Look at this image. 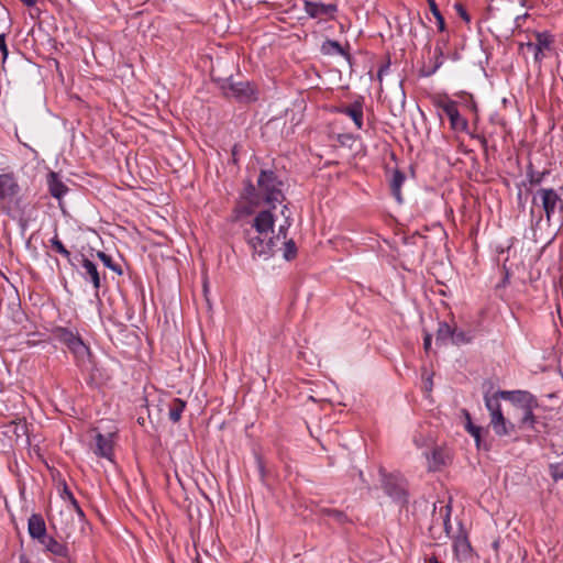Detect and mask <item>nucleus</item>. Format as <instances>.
Masks as SVG:
<instances>
[{"mask_svg": "<svg viewBox=\"0 0 563 563\" xmlns=\"http://www.w3.org/2000/svg\"><path fill=\"white\" fill-rule=\"evenodd\" d=\"M203 290L207 291V284L203 285Z\"/></svg>", "mask_w": 563, "mask_h": 563, "instance_id": "obj_50", "label": "nucleus"}, {"mask_svg": "<svg viewBox=\"0 0 563 563\" xmlns=\"http://www.w3.org/2000/svg\"><path fill=\"white\" fill-rule=\"evenodd\" d=\"M0 52L2 54L3 62L8 58L9 51L5 43V34H0Z\"/></svg>", "mask_w": 563, "mask_h": 563, "instance_id": "obj_37", "label": "nucleus"}, {"mask_svg": "<svg viewBox=\"0 0 563 563\" xmlns=\"http://www.w3.org/2000/svg\"><path fill=\"white\" fill-rule=\"evenodd\" d=\"M291 225L290 216H285L277 234H274L275 216L271 209L261 210L252 220L251 229L244 231V239L252 251L253 258L268 260L275 253L280 239L286 240Z\"/></svg>", "mask_w": 563, "mask_h": 563, "instance_id": "obj_2", "label": "nucleus"}, {"mask_svg": "<svg viewBox=\"0 0 563 563\" xmlns=\"http://www.w3.org/2000/svg\"><path fill=\"white\" fill-rule=\"evenodd\" d=\"M23 4H25L26 7H33L37 0H20Z\"/></svg>", "mask_w": 563, "mask_h": 563, "instance_id": "obj_45", "label": "nucleus"}, {"mask_svg": "<svg viewBox=\"0 0 563 563\" xmlns=\"http://www.w3.org/2000/svg\"><path fill=\"white\" fill-rule=\"evenodd\" d=\"M320 511L323 516L331 517L339 523H345L349 521L347 516L342 510L332 509V508H322Z\"/></svg>", "mask_w": 563, "mask_h": 563, "instance_id": "obj_29", "label": "nucleus"}, {"mask_svg": "<svg viewBox=\"0 0 563 563\" xmlns=\"http://www.w3.org/2000/svg\"><path fill=\"white\" fill-rule=\"evenodd\" d=\"M534 37V42L520 44V47L526 46L529 51L533 53L534 62L541 63L544 57L543 52L551 49V46L554 42V37L549 32H536Z\"/></svg>", "mask_w": 563, "mask_h": 563, "instance_id": "obj_10", "label": "nucleus"}, {"mask_svg": "<svg viewBox=\"0 0 563 563\" xmlns=\"http://www.w3.org/2000/svg\"><path fill=\"white\" fill-rule=\"evenodd\" d=\"M45 184L49 195L57 200L58 206L64 210V197L69 192V188L64 181V177L54 170H49L45 177Z\"/></svg>", "mask_w": 563, "mask_h": 563, "instance_id": "obj_9", "label": "nucleus"}, {"mask_svg": "<svg viewBox=\"0 0 563 563\" xmlns=\"http://www.w3.org/2000/svg\"><path fill=\"white\" fill-rule=\"evenodd\" d=\"M498 395L520 409L538 407L537 398L527 390H498Z\"/></svg>", "mask_w": 563, "mask_h": 563, "instance_id": "obj_11", "label": "nucleus"}, {"mask_svg": "<svg viewBox=\"0 0 563 563\" xmlns=\"http://www.w3.org/2000/svg\"><path fill=\"white\" fill-rule=\"evenodd\" d=\"M282 216L285 218V216H290V212H289V208L287 205H284L283 206V209H282Z\"/></svg>", "mask_w": 563, "mask_h": 563, "instance_id": "obj_47", "label": "nucleus"}, {"mask_svg": "<svg viewBox=\"0 0 563 563\" xmlns=\"http://www.w3.org/2000/svg\"><path fill=\"white\" fill-rule=\"evenodd\" d=\"M258 464H260L261 473L263 474V473H264V470H263V465H262L261 461H258Z\"/></svg>", "mask_w": 563, "mask_h": 563, "instance_id": "obj_49", "label": "nucleus"}, {"mask_svg": "<svg viewBox=\"0 0 563 563\" xmlns=\"http://www.w3.org/2000/svg\"><path fill=\"white\" fill-rule=\"evenodd\" d=\"M467 432L475 439L477 446H479L482 429L477 426H471Z\"/></svg>", "mask_w": 563, "mask_h": 563, "instance_id": "obj_36", "label": "nucleus"}, {"mask_svg": "<svg viewBox=\"0 0 563 563\" xmlns=\"http://www.w3.org/2000/svg\"><path fill=\"white\" fill-rule=\"evenodd\" d=\"M70 505L73 506L74 510L77 512V515L79 517H84L85 516V514H84V511H82L81 507L79 506V504H78L76 498L70 501Z\"/></svg>", "mask_w": 563, "mask_h": 563, "instance_id": "obj_42", "label": "nucleus"}, {"mask_svg": "<svg viewBox=\"0 0 563 563\" xmlns=\"http://www.w3.org/2000/svg\"><path fill=\"white\" fill-rule=\"evenodd\" d=\"M465 416H466V426H465V428H466V430L468 431V428H470L471 426H474V424L472 423V420H471V416H470V413H468V412H465Z\"/></svg>", "mask_w": 563, "mask_h": 563, "instance_id": "obj_46", "label": "nucleus"}, {"mask_svg": "<svg viewBox=\"0 0 563 563\" xmlns=\"http://www.w3.org/2000/svg\"><path fill=\"white\" fill-rule=\"evenodd\" d=\"M296 255H297V246H296L295 241L292 239L285 241L283 257L286 261H291L296 257Z\"/></svg>", "mask_w": 563, "mask_h": 563, "instance_id": "obj_30", "label": "nucleus"}, {"mask_svg": "<svg viewBox=\"0 0 563 563\" xmlns=\"http://www.w3.org/2000/svg\"><path fill=\"white\" fill-rule=\"evenodd\" d=\"M257 186L247 181L241 198L245 201L234 208V218L240 220L255 212L257 208L265 205L272 211L277 203H282L286 197L284 194V181L273 170L262 169L257 177Z\"/></svg>", "mask_w": 563, "mask_h": 563, "instance_id": "obj_1", "label": "nucleus"}, {"mask_svg": "<svg viewBox=\"0 0 563 563\" xmlns=\"http://www.w3.org/2000/svg\"><path fill=\"white\" fill-rule=\"evenodd\" d=\"M383 488L385 493L400 506L408 503L407 483L401 476L383 474Z\"/></svg>", "mask_w": 563, "mask_h": 563, "instance_id": "obj_6", "label": "nucleus"}, {"mask_svg": "<svg viewBox=\"0 0 563 563\" xmlns=\"http://www.w3.org/2000/svg\"><path fill=\"white\" fill-rule=\"evenodd\" d=\"M82 268L85 269V273L82 274V276L86 279L89 278L93 285V288L98 291V289L101 286V280H100V275H99L96 264L93 262H91L90 260L82 257Z\"/></svg>", "mask_w": 563, "mask_h": 563, "instance_id": "obj_21", "label": "nucleus"}, {"mask_svg": "<svg viewBox=\"0 0 563 563\" xmlns=\"http://www.w3.org/2000/svg\"><path fill=\"white\" fill-rule=\"evenodd\" d=\"M38 543L44 548L45 551L52 553L55 556L66 559L69 555V551L66 544L58 542L54 537L46 534Z\"/></svg>", "mask_w": 563, "mask_h": 563, "instance_id": "obj_19", "label": "nucleus"}, {"mask_svg": "<svg viewBox=\"0 0 563 563\" xmlns=\"http://www.w3.org/2000/svg\"><path fill=\"white\" fill-rule=\"evenodd\" d=\"M303 10L311 19H323L333 18L334 13L338 11V7L333 3L325 4L322 2L303 0Z\"/></svg>", "mask_w": 563, "mask_h": 563, "instance_id": "obj_12", "label": "nucleus"}, {"mask_svg": "<svg viewBox=\"0 0 563 563\" xmlns=\"http://www.w3.org/2000/svg\"><path fill=\"white\" fill-rule=\"evenodd\" d=\"M321 53L324 55H342L349 57L342 45L334 40H325L321 45Z\"/></svg>", "mask_w": 563, "mask_h": 563, "instance_id": "obj_22", "label": "nucleus"}, {"mask_svg": "<svg viewBox=\"0 0 563 563\" xmlns=\"http://www.w3.org/2000/svg\"><path fill=\"white\" fill-rule=\"evenodd\" d=\"M537 196L541 200L547 220L550 221L556 211H563V198L554 188H539Z\"/></svg>", "mask_w": 563, "mask_h": 563, "instance_id": "obj_8", "label": "nucleus"}, {"mask_svg": "<svg viewBox=\"0 0 563 563\" xmlns=\"http://www.w3.org/2000/svg\"><path fill=\"white\" fill-rule=\"evenodd\" d=\"M470 136H471L472 139H474V140H477V141L481 143V145H482L483 150H484L485 152H487V150H488V141H487V139H486V136H485V135H482V134H475V133H470Z\"/></svg>", "mask_w": 563, "mask_h": 563, "instance_id": "obj_38", "label": "nucleus"}, {"mask_svg": "<svg viewBox=\"0 0 563 563\" xmlns=\"http://www.w3.org/2000/svg\"><path fill=\"white\" fill-rule=\"evenodd\" d=\"M53 336L69 349L77 366L82 369L89 368V365L92 364V353L78 333L64 327H57L53 330Z\"/></svg>", "mask_w": 563, "mask_h": 563, "instance_id": "obj_4", "label": "nucleus"}, {"mask_svg": "<svg viewBox=\"0 0 563 563\" xmlns=\"http://www.w3.org/2000/svg\"><path fill=\"white\" fill-rule=\"evenodd\" d=\"M27 531L32 539L40 541L47 534L46 523L40 514H32L27 520Z\"/></svg>", "mask_w": 563, "mask_h": 563, "instance_id": "obj_18", "label": "nucleus"}, {"mask_svg": "<svg viewBox=\"0 0 563 563\" xmlns=\"http://www.w3.org/2000/svg\"><path fill=\"white\" fill-rule=\"evenodd\" d=\"M168 417L173 422H178L186 408V402L180 398H174L168 406Z\"/></svg>", "mask_w": 563, "mask_h": 563, "instance_id": "obj_23", "label": "nucleus"}, {"mask_svg": "<svg viewBox=\"0 0 563 563\" xmlns=\"http://www.w3.org/2000/svg\"><path fill=\"white\" fill-rule=\"evenodd\" d=\"M434 103L448 115L452 130L460 132L468 131V121L461 115L456 101L448 98H439Z\"/></svg>", "mask_w": 563, "mask_h": 563, "instance_id": "obj_7", "label": "nucleus"}, {"mask_svg": "<svg viewBox=\"0 0 563 563\" xmlns=\"http://www.w3.org/2000/svg\"><path fill=\"white\" fill-rule=\"evenodd\" d=\"M489 424L498 437H510L516 433V426L506 419L503 412L492 416Z\"/></svg>", "mask_w": 563, "mask_h": 563, "instance_id": "obj_14", "label": "nucleus"}, {"mask_svg": "<svg viewBox=\"0 0 563 563\" xmlns=\"http://www.w3.org/2000/svg\"><path fill=\"white\" fill-rule=\"evenodd\" d=\"M454 556L457 561H468L473 556V549L467 539V536L463 532L460 533L453 541Z\"/></svg>", "mask_w": 563, "mask_h": 563, "instance_id": "obj_15", "label": "nucleus"}, {"mask_svg": "<svg viewBox=\"0 0 563 563\" xmlns=\"http://www.w3.org/2000/svg\"><path fill=\"white\" fill-rule=\"evenodd\" d=\"M550 474L555 482H558L559 479H562L563 478V465L560 463L551 464L550 465Z\"/></svg>", "mask_w": 563, "mask_h": 563, "instance_id": "obj_34", "label": "nucleus"}, {"mask_svg": "<svg viewBox=\"0 0 563 563\" xmlns=\"http://www.w3.org/2000/svg\"><path fill=\"white\" fill-rule=\"evenodd\" d=\"M431 341H432V335L428 332L424 333V336H423V349L426 352H429L430 349H431Z\"/></svg>", "mask_w": 563, "mask_h": 563, "instance_id": "obj_41", "label": "nucleus"}, {"mask_svg": "<svg viewBox=\"0 0 563 563\" xmlns=\"http://www.w3.org/2000/svg\"><path fill=\"white\" fill-rule=\"evenodd\" d=\"M406 180L405 174L399 170L395 169L391 175V179L389 183L390 191L393 197L396 199V201L400 205L404 202L402 194H401V187Z\"/></svg>", "mask_w": 563, "mask_h": 563, "instance_id": "obj_20", "label": "nucleus"}, {"mask_svg": "<svg viewBox=\"0 0 563 563\" xmlns=\"http://www.w3.org/2000/svg\"><path fill=\"white\" fill-rule=\"evenodd\" d=\"M389 69V63L386 64L385 66H382L378 70V77L382 78V76Z\"/></svg>", "mask_w": 563, "mask_h": 563, "instance_id": "obj_43", "label": "nucleus"}, {"mask_svg": "<svg viewBox=\"0 0 563 563\" xmlns=\"http://www.w3.org/2000/svg\"><path fill=\"white\" fill-rule=\"evenodd\" d=\"M232 156L235 159V156H238V146L235 145L232 150Z\"/></svg>", "mask_w": 563, "mask_h": 563, "instance_id": "obj_48", "label": "nucleus"}, {"mask_svg": "<svg viewBox=\"0 0 563 563\" xmlns=\"http://www.w3.org/2000/svg\"><path fill=\"white\" fill-rule=\"evenodd\" d=\"M443 526H444V530H445L446 534H450V532L452 530V526H451V520H450V507L449 506L445 507V516L443 519Z\"/></svg>", "mask_w": 563, "mask_h": 563, "instance_id": "obj_39", "label": "nucleus"}, {"mask_svg": "<svg viewBox=\"0 0 563 563\" xmlns=\"http://www.w3.org/2000/svg\"><path fill=\"white\" fill-rule=\"evenodd\" d=\"M218 82L225 97H232L239 102H251L257 99L254 86L247 80L234 81L229 77L219 79Z\"/></svg>", "mask_w": 563, "mask_h": 563, "instance_id": "obj_5", "label": "nucleus"}, {"mask_svg": "<svg viewBox=\"0 0 563 563\" xmlns=\"http://www.w3.org/2000/svg\"><path fill=\"white\" fill-rule=\"evenodd\" d=\"M454 9L463 21H465L466 23L471 22V15L467 13L466 9L463 7L462 3L456 2L454 4Z\"/></svg>", "mask_w": 563, "mask_h": 563, "instance_id": "obj_35", "label": "nucleus"}, {"mask_svg": "<svg viewBox=\"0 0 563 563\" xmlns=\"http://www.w3.org/2000/svg\"><path fill=\"white\" fill-rule=\"evenodd\" d=\"M429 8H430V11H431L432 15L437 20L438 30L440 32H444L445 31V21H444V18H443L442 13L440 12L435 1H431V4L429 5Z\"/></svg>", "mask_w": 563, "mask_h": 563, "instance_id": "obj_31", "label": "nucleus"}, {"mask_svg": "<svg viewBox=\"0 0 563 563\" xmlns=\"http://www.w3.org/2000/svg\"><path fill=\"white\" fill-rule=\"evenodd\" d=\"M0 206L13 219L24 214L25 205L21 187L13 173L0 174Z\"/></svg>", "mask_w": 563, "mask_h": 563, "instance_id": "obj_3", "label": "nucleus"}, {"mask_svg": "<svg viewBox=\"0 0 563 563\" xmlns=\"http://www.w3.org/2000/svg\"><path fill=\"white\" fill-rule=\"evenodd\" d=\"M473 338L474 335L471 331L454 328L451 342L455 345L468 344L473 341Z\"/></svg>", "mask_w": 563, "mask_h": 563, "instance_id": "obj_26", "label": "nucleus"}, {"mask_svg": "<svg viewBox=\"0 0 563 563\" xmlns=\"http://www.w3.org/2000/svg\"><path fill=\"white\" fill-rule=\"evenodd\" d=\"M97 256L100 258V261L110 269L113 272H117L118 274H122V271L120 268V265L115 264L110 255H108L104 252L99 251L97 253Z\"/></svg>", "mask_w": 563, "mask_h": 563, "instance_id": "obj_32", "label": "nucleus"}, {"mask_svg": "<svg viewBox=\"0 0 563 563\" xmlns=\"http://www.w3.org/2000/svg\"><path fill=\"white\" fill-rule=\"evenodd\" d=\"M62 498L64 500H67V501H71L73 499H75V496L74 494L69 490L68 486L64 483V486H63V492L60 494Z\"/></svg>", "mask_w": 563, "mask_h": 563, "instance_id": "obj_40", "label": "nucleus"}, {"mask_svg": "<svg viewBox=\"0 0 563 563\" xmlns=\"http://www.w3.org/2000/svg\"><path fill=\"white\" fill-rule=\"evenodd\" d=\"M453 329L446 322H439V327L437 329L435 343L438 345L446 344V342L452 340Z\"/></svg>", "mask_w": 563, "mask_h": 563, "instance_id": "obj_24", "label": "nucleus"}, {"mask_svg": "<svg viewBox=\"0 0 563 563\" xmlns=\"http://www.w3.org/2000/svg\"><path fill=\"white\" fill-rule=\"evenodd\" d=\"M501 399V397L498 395V391H496L495 394L493 395H488L486 394L484 396V400H485V406L489 412V417L496 415V413H500L503 412L501 411V407H500V402L499 400Z\"/></svg>", "mask_w": 563, "mask_h": 563, "instance_id": "obj_25", "label": "nucleus"}, {"mask_svg": "<svg viewBox=\"0 0 563 563\" xmlns=\"http://www.w3.org/2000/svg\"><path fill=\"white\" fill-rule=\"evenodd\" d=\"M547 175H549V170L536 172L532 164H529L527 169V179L531 186L540 185Z\"/></svg>", "mask_w": 563, "mask_h": 563, "instance_id": "obj_27", "label": "nucleus"}, {"mask_svg": "<svg viewBox=\"0 0 563 563\" xmlns=\"http://www.w3.org/2000/svg\"><path fill=\"white\" fill-rule=\"evenodd\" d=\"M424 563H441L435 555L429 556L424 560Z\"/></svg>", "mask_w": 563, "mask_h": 563, "instance_id": "obj_44", "label": "nucleus"}, {"mask_svg": "<svg viewBox=\"0 0 563 563\" xmlns=\"http://www.w3.org/2000/svg\"><path fill=\"white\" fill-rule=\"evenodd\" d=\"M536 407L525 408L521 409L523 411V415L520 419V424L522 427H527L530 430H536V423H537V417L533 413V409Z\"/></svg>", "mask_w": 563, "mask_h": 563, "instance_id": "obj_28", "label": "nucleus"}, {"mask_svg": "<svg viewBox=\"0 0 563 563\" xmlns=\"http://www.w3.org/2000/svg\"><path fill=\"white\" fill-rule=\"evenodd\" d=\"M444 53L443 46L440 42L434 46L433 53L429 56L428 63L420 68L419 74L421 77H430L443 65Z\"/></svg>", "mask_w": 563, "mask_h": 563, "instance_id": "obj_13", "label": "nucleus"}, {"mask_svg": "<svg viewBox=\"0 0 563 563\" xmlns=\"http://www.w3.org/2000/svg\"><path fill=\"white\" fill-rule=\"evenodd\" d=\"M51 245L57 253L70 261V252L64 246L57 234L52 238Z\"/></svg>", "mask_w": 563, "mask_h": 563, "instance_id": "obj_33", "label": "nucleus"}, {"mask_svg": "<svg viewBox=\"0 0 563 563\" xmlns=\"http://www.w3.org/2000/svg\"><path fill=\"white\" fill-rule=\"evenodd\" d=\"M96 448H95V454L104 457L108 460H112L113 454V441H112V434H102L97 433L96 438Z\"/></svg>", "mask_w": 563, "mask_h": 563, "instance_id": "obj_17", "label": "nucleus"}, {"mask_svg": "<svg viewBox=\"0 0 563 563\" xmlns=\"http://www.w3.org/2000/svg\"><path fill=\"white\" fill-rule=\"evenodd\" d=\"M336 112L345 114L350 117L356 129L362 130L363 129V102L360 100H355L349 106L340 107L336 109Z\"/></svg>", "mask_w": 563, "mask_h": 563, "instance_id": "obj_16", "label": "nucleus"}]
</instances>
